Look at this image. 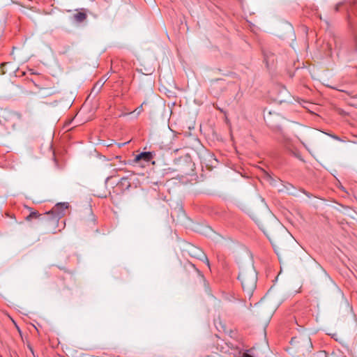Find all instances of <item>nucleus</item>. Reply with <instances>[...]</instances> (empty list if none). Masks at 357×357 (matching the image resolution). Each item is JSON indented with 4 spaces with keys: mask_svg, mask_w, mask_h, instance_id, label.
I'll return each instance as SVG.
<instances>
[{
    "mask_svg": "<svg viewBox=\"0 0 357 357\" xmlns=\"http://www.w3.org/2000/svg\"><path fill=\"white\" fill-rule=\"evenodd\" d=\"M309 344H310V347H312V342L310 341V340L309 339Z\"/></svg>",
    "mask_w": 357,
    "mask_h": 357,
    "instance_id": "obj_13",
    "label": "nucleus"
},
{
    "mask_svg": "<svg viewBox=\"0 0 357 357\" xmlns=\"http://www.w3.org/2000/svg\"><path fill=\"white\" fill-rule=\"evenodd\" d=\"M202 256L203 259H204L206 261V263L207 266H209V261L208 260V259L206 257V255H204V254H202Z\"/></svg>",
    "mask_w": 357,
    "mask_h": 357,
    "instance_id": "obj_10",
    "label": "nucleus"
},
{
    "mask_svg": "<svg viewBox=\"0 0 357 357\" xmlns=\"http://www.w3.org/2000/svg\"><path fill=\"white\" fill-rule=\"evenodd\" d=\"M21 123V115L18 113L4 109L0 112V124L8 131L17 130Z\"/></svg>",
    "mask_w": 357,
    "mask_h": 357,
    "instance_id": "obj_2",
    "label": "nucleus"
},
{
    "mask_svg": "<svg viewBox=\"0 0 357 357\" xmlns=\"http://www.w3.org/2000/svg\"><path fill=\"white\" fill-rule=\"evenodd\" d=\"M242 288L248 296H251L257 287V276L254 265L251 261L242 265L238 277Z\"/></svg>",
    "mask_w": 357,
    "mask_h": 357,
    "instance_id": "obj_1",
    "label": "nucleus"
},
{
    "mask_svg": "<svg viewBox=\"0 0 357 357\" xmlns=\"http://www.w3.org/2000/svg\"><path fill=\"white\" fill-rule=\"evenodd\" d=\"M86 18V15L84 13L79 12L74 15V19L77 22H82Z\"/></svg>",
    "mask_w": 357,
    "mask_h": 357,
    "instance_id": "obj_6",
    "label": "nucleus"
},
{
    "mask_svg": "<svg viewBox=\"0 0 357 357\" xmlns=\"http://www.w3.org/2000/svg\"><path fill=\"white\" fill-rule=\"evenodd\" d=\"M333 137L334 139H337V140H339V139H339V137H337V136H333Z\"/></svg>",
    "mask_w": 357,
    "mask_h": 357,
    "instance_id": "obj_12",
    "label": "nucleus"
},
{
    "mask_svg": "<svg viewBox=\"0 0 357 357\" xmlns=\"http://www.w3.org/2000/svg\"><path fill=\"white\" fill-rule=\"evenodd\" d=\"M271 219L273 220V221L274 222L275 224H276L277 225H278L280 228V230H281V232L282 233H284L285 234H287V231L282 227L280 225L279 222H278V220L273 216V215H270Z\"/></svg>",
    "mask_w": 357,
    "mask_h": 357,
    "instance_id": "obj_7",
    "label": "nucleus"
},
{
    "mask_svg": "<svg viewBox=\"0 0 357 357\" xmlns=\"http://www.w3.org/2000/svg\"><path fill=\"white\" fill-rule=\"evenodd\" d=\"M153 155L152 152H142L135 156V161L137 162L139 160H144L145 162H149L153 158Z\"/></svg>",
    "mask_w": 357,
    "mask_h": 357,
    "instance_id": "obj_5",
    "label": "nucleus"
},
{
    "mask_svg": "<svg viewBox=\"0 0 357 357\" xmlns=\"http://www.w3.org/2000/svg\"><path fill=\"white\" fill-rule=\"evenodd\" d=\"M319 135V133L314 130H307V139L305 142L301 141L302 144L308 149L306 143L312 144Z\"/></svg>",
    "mask_w": 357,
    "mask_h": 357,
    "instance_id": "obj_4",
    "label": "nucleus"
},
{
    "mask_svg": "<svg viewBox=\"0 0 357 357\" xmlns=\"http://www.w3.org/2000/svg\"><path fill=\"white\" fill-rule=\"evenodd\" d=\"M285 146H286L287 149H289V146H288L287 143V144H285Z\"/></svg>",
    "mask_w": 357,
    "mask_h": 357,
    "instance_id": "obj_14",
    "label": "nucleus"
},
{
    "mask_svg": "<svg viewBox=\"0 0 357 357\" xmlns=\"http://www.w3.org/2000/svg\"><path fill=\"white\" fill-rule=\"evenodd\" d=\"M68 206L69 204L67 202L58 203L53 207L52 211L47 213H52L55 214L57 218H61L64 215V212L68 209Z\"/></svg>",
    "mask_w": 357,
    "mask_h": 357,
    "instance_id": "obj_3",
    "label": "nucleus"
},
{
    "mask_svg": "<svg viewBox=\"0 0 357 357\" xmlns=\"http://www.w3.org/2000/svg\"><path fill=\"white\" fill-rule=\"evenodd\" d=\"M143 111L142 105L137 107L134 112L137 113V114H139Z\"/></svg>",
    "mask_w": 357,
    "mask_h": 357,
    "instance_id": "obj_9",
    "label": "nucleus"
},
{
    "mask_svg": "<svg viewBox=\"0 0 357 357\" xmlns=\"http://www.w3.org/2000/svg\"><path fill=\"white\" fill-rule=\"evenodd\" d=\"M40 216V214L36 211L31 212L29 216H27L26 220H29L32 218H38Z\"/></svg>",
    "mask_w": 357,
    "mask_h": 357,
    "instance_id": "obj_8",
    "label": "nucleus"
},
{
    "mask_svg": "<svg viewBox=\"0 0 357 357\" xmlns=\"http://www.w3.org/2000/svg\"><path fill=\"white\" fill-rule=\"evenodd\" d=\"M303 193H304L306 196H307L308 197H311V195H310V193H308V192H305V190H303Z\"/></svg>",
    "mask_w": 357,
    "mask_h": 357,
    "instance_id": "obj_11",
    "label": "nucleus"
}]
</instances>
